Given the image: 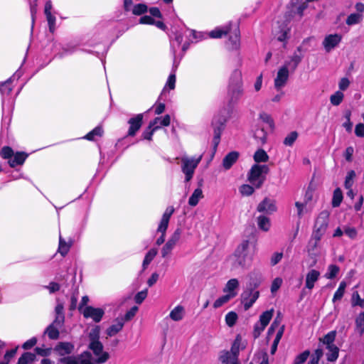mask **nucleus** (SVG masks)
<instances>
[{
	"instance_id": "1",
	"label": "nucleus",
	"mask_w": 364,
	"mask_h": 364,
	"mask_svg": "<svg viewBox=\"0 0 364 364\" xmlns=\"http://www.w3.org/2000/svg\"><path fill=\"white\" fill-rule=\"evenodd\" d=\"M256 252L255 245L249 240H243L237 247L233 255L234 268L247 269L250 267Z\"/></svg>"
},
{
	"instance_id": "2",
	"label": "nucleus",
	"mask_w": 364,
	"mask_h": 364,
	"mask_svg": "<svg viewBox=\"0 0 364 364\" xmlns=\"http://www.w3.org/2000/svg\"><path fill=\"white\" fill-rule=\"evenodd\" d=\"M230 117V110L228 108H223L214 116L212 121V126L213 128V154L215 153L217 147L220 141V136L223 131L225 123Z\"/></svg>"
},
{
	"instance_id": "3",
	"label": "nucleus",
	"mask_w": 364,
	"mask_h": 364,
	"mask_svg": "<svg viewBox=\"0 0 364 364\" xmlns=\"http://www.w3.org/2000/svg\"><path fill=\"white\" fill-rule=\"evenodd\" d=\"M100 328L96 326L91 330L89 333L90 344L89 348L93 352L94 355L97 357L96 362L97 363H104L109 358V353L103 351V345L99 341Z\"/></svg>"
},
{
	"instance_id": "4",
	"label": "nucleus",
	"mask_w": 364,
	"mask_h": 364,
	"mask_svg": "<svg viewBox=\"0 0 364 364\" xmlns=\"http://www.w3.org/2000/svg\"><path fill=\"white\" fill-rule=\"evenodd\" d=\"M269 169L267 165L254 164L248 173V181L257 188L262 186Z\"/></svg>"
},
{
	"instance_id": "5",
	"label": "nucleus",
	"mask_w": 364,
	"mask_h": 364,
	"mask_svg": "<svg viewBox=\"0 0 364 364\" xmlns=\"http://www.w3.org/2000/svg\"><path fill=\"white\" fill-rule=\"evenodd\" d=\"M202 158L203 155H200L197 159L188 157H183L181 159V169L186 176V181H189L193 178L195 169L200 162Z\"/></svg>"
},
{
	"instance_id": "6",
	"label": "nucleus",
	"mask_w": 364,
	"mask_h": 364,
	"mask_svg": "<svg viewBox=\"0 0 364 364\" xmlns=\"http://www.w3.org/2000/svg\"><path fill=\"white\" fill-rule=\"evenodd\" d=\"M174 213L173 206L168 207L162 215V218L157 228V232H161V235L156 240V245H161L165 241L166 232L168 226L169 220Z\"/></svg>"
},
{
	"instance_id": "7",
	"label": "nucleus",
	"mask_w": 364,
	"mask_h": 364,
	"mask_svg": "<svg viewBox=\"0 0 364 364\" xmlns=\"http://www.w3.org/2000/svg\"><path fill=\"white\" fill-rule=\"evenodd\" d=\"M229 92L232 98L237 99L242 95V73L238 70H234L232 73L229 85Z\"/></svg>"
},
{
	"instance_id": "8",
	"label": "nucleus",
	"mask_w": 364,
	"mask_h": 364,
	"mask_svg": "<svg viewBox=\"0 0 364 364\" xmlns=\"http://www.w3.org/2000/svg\"><path fill=\"white\" fill-rule=\"evenodd\" d=\"M61 364H94L92 355L89 351H85L77 355H70L59 359Z\"/></svg>"
},
{
	"instance_id": "9",
	"label": "nucleus",
	"mask_w": 364,
	"mask_h": 364,
	"mask_svg": "<svg viewBox=\"0 0 364 364\" xmlns=\"http://www.w3.org/2000/svg\"><path fill=\"white\" fill-rule=\"evenodd\" d=\"M329 213L323 210L319 213L316 219L313 232L324 235L328 225Z\"/></svg>"
},
{
	"instance_id": "10",
	"label": "nucleus",
	"mask_w": 364,
	"mask_h": 364,
	"mask_svg": "<svg viewBox=\"0 0 364 364\" xmlns=\"http://www.w3.org/2000/svg\"><path fill=\"white\" fill-rule=\"evenodd\" d=\"M259 296V291L252 288H247L241 294V303L245 311L252 306Z\"/></svg>"
},
{
	"instance_id": "11",
	"label": "nucleus",
	"mask_w": 364,
	"mask_h": 364,
	"mask_svg": "<svg viewBox=\"0 0 364 364\" xmlns=\"http://www.w3.org/2000/svg\"><path fill=\"white\" fill-rule=\"evenodd\" d=\"M181 235V230L180 228H177L162 247L161 252L162 257L164 258L171 254V251L180 240Z\"/></svg>"
},
{
	"instance_id": "12",
	"label": "nucleus",
	"mask_w": 364,
	"mask_h": 364,
	"mask_svg": "<svg viewBox=\"0 0 364 364\" xmlns=\"http://www.w3.org/2000/svg\"><path fill=\"white\" fill-rule=\"evenodd\" d=\"M288 70L287 66L284 65L279 69L277 77L274 79V87L277 90H280L286 85L289 78Z\"/></svg>"
},
{
	"instance_id": "13",
	"label": "nucleus",
	"mask_w": 364,
	"mask_h": 364,
	"mask_svg": "<svg viewBox=\"0 0 364 364\" xmlns=\"http://www.w3.org/2000/svg\"><path fill=\"white\" fill-rule=\"evenodd\" d=\"M143 114H139L134 117L129 119L128 124L129 128L128 130L127 136H134L136 132L139 130L142 125Z\"/></svg>"
},
{
	"instance_id": "14",
	"label": "nucleus",
	"mask_w": 364,
	"mask_h": 364,
	"mask_svg": "<svg viewBox=\"0 0 364 364\" xmlns=\"http://www.w3.org/2000/svg\"><path fill=\"white\" fill-rule=\"evenodd\" d=\"M104 311L100 308L86 306L82 310L83 316L85 318H92L95 322H99L104 315Z\"/></svg>"
},
{
	"instance_id": "15",
	"label": "nucleus",
	"mask_w": 364,
	"mask_h": 364,
	"mask_svg": "<svg viewBox=\"0 0 364 364\" xmlns=\"http://www.w3.org/2000/svg\"><path fill=\"white\" fill-rule=\"evenodd\" d=\"M257 211L272 214L277 210L275 200L265 198L260 202L257 208Z\"/></svg>"
},
{
	"instance_id": "16",
	"label": "nucleus",
	"mask_w": 364,
	"mask_h": 364,
	"mask_svg": "<svg viewBox=\"0 0 364 364\" xmlns=\"http://www.w3.org/2000/svg\"><path fill=\"white\" fill-rule=\"evenodd\" d=\"M341 36L339 34H331L325 37L323 46L327 52H330L336 47L341 41Z\"/></svg>"
},
{
	"instance_id": "17",
	"label": "nucleus",
	"mask_w": 364,
	"mask_h": 364,
	"mask_svg": "<svg viewBox=\"0 0 364 364\" xmlns=\"http://www.w3.org/2000/svg\"><path fill=\"white\" fill-rule=\"evenodd\" d=\"M74 345L70 342H59L54 348V351L59 356L71 354L74 350Z\"/></svg>"
},
{
	"instance_id": "18",
	"label": "nucleus",
	"mask_w": 364,
	"mask_h": 364,
	"mask_svg": "<svg viewBox=\"0 0 364 364\" xmlns=\"http://www.w3.org/2000/svg\"><path fill=\"white\" fill-rule=\"evenodd\" d=\"M320 277V272L316 269H311L306 275L305 287L311 290L314 287L315 283Z\"/></svg>"
},
{
	"instance_id": "19",
	"label": "nucleus",
	"mask_w": 364,
	"mask_h": 364,
	"mask_svg": "<svg viewBox=\"0 0 364 364\" xmlns=\"http://www.w3.org/2000/svg\"><path fill=\"white\" fill-rule=\"evenodd\" d=\"M170 115L166 114L163 118L156 117L153 121L150 122L148 128H154V130L160 129L162 126L167 127L170 124Z\"/></svg>"
},
{
	"instance_id": "20",
	"label": "nucleus",
	"mask_w": 364,
	"mask_h": 364,
	"mask_svg": "<svg viewBox=\"0 0 364 364\" xmlns=\"http://www.w3.org/2000/svg\"><path fill=\"white\" fill-rule=\"evenodd\" d=\"M239 288V281L237 279H231L226 283L223 292L232 295V298L235 297L237 294V289Z\"/></svg>"
},
{
	"instance_id": "21",
	"label": "nucleus",
	"mask_w": 364,
	"mask_h": 364,
	"mask_svg": "<svg viewBox=\"0 0 364 364\" xmlns=\"http://www.w3.org/2000/svg\"><path fill=\"white\" fill-rule=\"evenodd\" d=\"M239 153L237 151H231L228 153L223 160V166L225 170L230 169L232 166L237 161Z\"/></svg>"
},
{
	"instance_id": "22",
	"label": "nucleus",
	"mask_w": 364,
	"mask_h": 364,
	"mask_svg": "<svg viewBox=\"0 0 364 364\" xmlns=\"http://www.w3.org/2000/svg\"><path fill=\"white\" fill-rule=\"evenodd\" d=\"M231 23L224 26L218 27L209 33V36L213 38H220L230 32Z\"/></svg>"
},
{
	"instance_id": "23",
	"label": "nucleus",
	"mask_w": 364,
	"mask_h": 364,
	"mask_svg": "<svg viewBox=\"0 0 364 364\" xmlns=\"http://www.w3.org/2000/svg\"><path fill=\"white\" fill-rule=\"evenodd\" d=\"M185 316V309L181 305L176 306L169 314V317L174 321H181Z\"/></svg>"
},
{
	"instance_id": "24",
	"label": "nucleus",
	"mask_w": 364,
	"mask_h": 364,
	"mask_svg": "<svg viewBox=\"0 0 364 364\" xmlns=\"http://www.w3.org/2000/svg\"><path fill=\"white\" fill-rule=\"evenodd\" d=\"M302 59V55L297 53H294L292 56H291L290 60L285 62L284 66H287V69H290L291 71H294L298 65L300 63Z\"/></svg>"
},
{
	"instance_id": "25",
	"label": "nucleus",
	"mask_w": 364,
	"mask_h": 364,
	"mask_svg": "<svg viewBox=\"0 0 364 364\" xmlns=\"http://www.w3.org/2000/svg\"><path fill=\"white\" fill-rule=\"evenodd\" d=\"M115 322V323L112 324L107 329V334L110 337L119 333L124 326V321L122 318H117Z\"/></svg>"
},
{
	"instance_id": "26",
	"label": "nucleus",
	"mask_w": 364,
	"mask_h": 364,
	"mask_svg": "<svg viewBox=\"0 0 364 364\" xmlns=\"http://www.w3.org/2000/svg\"><path fill=\"white\" fill-rule=\"evenodd\" d=\"M254 139L259 145H263L267 141V133L263 128H257L254 131Z\"/></svg>"
},
{
	"instance_id": "27",
	"label": "nucleus",
	"mask_w": 364,
	"mask_h": 364,
	"mask_svg": "<svg viewBox=\"0 0 364 364\" xmlns=\"http://www.w3.org/2000/svg\"><path fill=\"white\" fill-rule=\"evenodd\" d=\"M336 331H330L323 338H320L319 341L322 343V346H325L326 348H329V346H336L333 343L336 338Z\"/></svg>"
},
{
	"instance_id": "28",
	"label": "nucleus",
	"mask_w": 364,
	"mask_h": 364,
	"mask_svg": "<svg viewBox=\"0 0 364 364\" xmlns=\"http://www.w3.org/2000/svg\"><path fill=\"white\" fill-rule=\"evenodd\" d=\"M323 235L312 232L311 238L308 243V251L314 252L318 247L320 240Z\"/></svg>"
},
{
	"instance_id": "29",
	"label": "nucleus",
	"mask_w": 364,
	"mask_h": 364,
	"mask_svg": "<svg viewBox=\"0 0 364 364\" xmlns=\"http://www.w3.org/2000/svg\"><path fill=\"white\" fill-rule=\"evenodd\" d=\"M26 157L27 155L25 153L17 152L15 155H14V158L9 161V166L14 168L16 166L22 165L24 163Z\"/></svg>"
},
{
	"instance_id": "30",
	"label": "nucleus",
	"mask_w": 364,
	"mask_h": 364,
	"mask_svg": "<svg viewBox=\"0 0 364 364\" xmlns=\"http://www.w3.org/2000/svg\"><path fill=\"white\" fill-rule=\"evenodd\" d=\"M64 306L63 304L59 303L57 304L55 309V323H57V326H62L65 321V316L63 313Z\"/></svg>"
},
{
	"instance_id": "31",
	"label": "nucleus",
	"mask_w": 364,
	"mask_h": 364,
	"mask_svg": "<svg viewBox=\"0 0 364 364\" xmlns=\"http://www.w3.org/2000/svg\"><path fill=\"white\" fill-rule=\"evenodd\" d=\"M61 326H57V323H55L54 321L50 326H48V328L46 330V333L48 334V336L50 339H58L59 337L58 328Z\"/></svg>"
},
{
	"instance_id": "32",
	"label": "nucleus",
	"mask_w": 364,
	"mask_h": 364,
	"mask_svg": "<svg viewBox=\"0 0 364 364\" xmlns=\"http://www.w3.org/2000/svg\"><path fill=\"white\" fill-rule=\"evenodd\" d=\"M203 198V191L200 188H196L193 194L191 196L188 200V204L191 206H196L198 203L199 200Z\"/></svg>"
},
{
	"instance_id": "33",
	"label": "nucleus",
	"mask_w": 364,
	"mask_h": 364,
	"mask_svg": "<svg viewBox=\"0 0 364 364\" xmlns=\"http://www.w3.org/2000/svg\"><path fill=\"white\" fill-rule=\"evenodd\" d=\"M240 43V31L237 28H235L232 35L229 37V46L231 49H237L239 47Z\"/></svg>"
},
{
	"instance_id": "34",
	"label": "nucleus",
	"mask_w": 364,
	"mask_h": 364,
	"mask_svg": "<svg viewBox=\"0 0 364 364\" xmlns=\"http://www.w3.org/2000/svg\"><path fill=\"white\" fill-rule=\"evenodd\" d=\"M257 225L260 230L267 232L271 227L269 218L264 215L259 216L257 218Z\"/></svg>"
},
{
	"instance_id": "35",
	"label": "nucleus",
	"mask_w": 364,
	"mask_h": 364,
	"mask_svg": "<svg viewBox=\"0 0 364 364\" xmlns=\"http://www.w3.org/2000/svg\"><path fill=\"white\" fill-rule=\"evenodd\" d=\"M343 193L340 188H337L334 190L333 198H332V206L333 208L338 207L343 200Z\"/></svg>"
},
{
	"instance_id": "36",
	"label": "nucleus",
	"mask_w": 364,
	"mask_h": 364,
	"mask_svg": "<svg viewBox=\"0 0 364 364\" xmlns=\"http://www.w3.org/2000/svg\"><path fill=\"white\" fill-rule=\"evenodd\" d=\"M237 360V358H235L230 351H223L220 355V360L223 363L229 364Z\"/></svg>"
},
{
	"instance_id": "37",
	"label": "nucleus",
	"mask_w": 364,
	"mask_h": 364,
	"mask_svg": "<svg viewBox=\"0 0 364 364\" xmlns=\"http://www.w3.org/2000/svg\"><path fill=\"white\" fill-rule=\"evenodd\" d=\"M242 343V337L240 335H237L231 346L230 352L232 353L235 358L238 357L240 348Z\"/></svg>"
},
{
	"instance_id": "38",
	"label": "nucleus",
	"mask_w": 364,
	"mask_h": 364,
	"mask_svg": "<svg viewBox=\"0 0 364 364\" xmlns=\"http://www.w3.org/2000/svg\"><path fill=\"white\" fill-rule=\"evenodd\" d=\"M328 352L326 353L327 360L331 362L335 361L338 357L339 349L336 346H329L326 348Z\"/></svg>"
},
{
	"instance_id": "39",
	"label": "nucleus",
	"mask_w": 364,
	"mask_h": 364,
	"mask_svg": "<svg viewBox=\"0 0 364 364\" xmlns=\"http://www.w3.org/2000/svg\"><path fill=\"white\" fill-rule=\"evenodd\" d=\"M346 287V283L341 282L336 291L335 292L333 297V302L335 303L337 301H340L344 295L345 289Z\"/></svg>"
},
{
	"instance_id": "40",
	"label": "nucleus",
	"mask_w": 364,
	"mask_h": 364,
	"mask_svg": "<svg viewBox=\"0 0 364 364\" xmlns=\"http://www.w3.org/2000/svg\"><path fill=\"white\" fill-rule=\"evenodd\" d=\"M254 160L257 163L267 162L269 160V156L263 149H258L254 154Z\"/></svg>"
},
{
	"instance_id": "41",
	"label": "nucleus",
	"mask_w": 364,
	"mask_h": 364,
	"mask_svg": "<svg viewBox=\"0 0 364 364\" xmlns=\"http://www.w3.org/2000/svg\"><path fill=\"white\" fill-rule=\"evenodd\" d=\"M363 19V15L360 13L351 14L346 19V24L352 26L360 23Z\"/></svg>"
},
{
	"instance_id": "42",
	"label": "nucleus",
	"mask_w": 364,
	"mask_h": 364,
	"mask_svg": "<svg viewBox=\"0 0 364 364\" xmlns=\"http://www.w3.org/2000/svg\"><path fill=\"white\" fill-rule=\"evenodd\" d=\"M355 327L360 336L364 333V312L360 313L355 319Z\"/></svg>"
},
{
	"instance_id": "43",
	"label": "nucleus",
	"mask_w": 364,
	"mask_h": 364,
	"mask_svg": "<svg viewBox=\"0 0 364 364\" xmlns=\"http://www.w3.org/2000/svg\"><path fill=\"white\" fill-rule=\"evenodd\" d=\"M339 267L336 264H330L328 267L325 277L327 279H332L335 278L339 272Z\"/></svg>"
},
{
	"instance_id": "44",
	"label": "nucleus",
	"mask_w": 364,
	"mask_h": 364,
	"mask_svg": "<svg viewBox=\"0 0 364 364\" xmlns=\"http://www.w3.org/2000/svg\"><path fill=\"white\" fill-rule=\"evenodd\" d=\"M36 355L31 353H24L18 360L17 364H27L28 363L34 361Z\"/></svg>"
},
{
	"instance_id": "45",
	"label": "nucleus",
	"mask_w": 364,
	"mask_h": 364,
	"mask_svg": "<svg viewBox=\"0 0 364 364\" xmlns=\"http://www.w3.org/2000/svg\"><path fill=\"white\" fill-rule=\"evenodd\" d=\"M273 315V310L266 311L263 312L259 316V322L260 324L267 326L269 323Z\"/></svg>"
},
{
	"instance_id": "46",
	"label": "nucleus",
	"mask_w": 364,
	"mask_h": 364,
	"mask_svg": "<svg viewBox=\"0 0 364 364\" xmlns=\"http://www.w3.org/2000/svg\"><path fill=\"white\" fill-rule=\"evenodd\" d=\"M231 299H232V294L228 295L226 294L215 301L213 303V307L215 309H218L222 306L223 304L228 303Z\"/></svg>"
},
{
	"instance_id": "47",
	"label": "nucleus",
	"mask_w": 364,
	"mask_h": 364,
	"mask_svg": "<svg viewBox=\"0 0 364 364\" xmlns=\"http://www.w3.org/2000/svg\"><path fill=\"white\" fill-rule=\"evenodd\" d=\"M343 97L344 95L343 94V92H341V91H337L331 96V103L334 106H338L342 102Z\"/></svg>"
},
{
	"instance_id": "48",
	"label": "nucleus",
	"mask_w": 364,
	"mask_h": 364,
	"mask_svg": "<svg viewBox=\"0 0 364 364\" xmlns=\"http://www.w3.org/2000/svg\"><path fill=\"white\" fill-rule=\"evenodd\" d=\"M355 177V173L354 171H350L349 172H348L344 183V186L346 189H350L352 188L354 183Z\"/></svg>"
},
{
	"instance_id": "49",
	"label": "nucleus",
	"mask_w": 364,
	"mask_h": 364,
	"mask_svg": "<svg viewBox=\"0 0 364 364\" xmlns=\"http://www.w3.org/2000/svg\"><path fill=\"white\" fill-rule=\"evenodd\" d=\"M157 254L156 249H151L146 255L143 261V268L146 269V266L153 260Z\"/></svg>"
},
{
	"instance_id": "50",
	"label": "nucleus",
	"mask_w": 364,
	"mask_h": 364,
	"mask_svg": "<svg viewBox=\"0 0 364 364\" xmlns=\"http://www.w3.org/2000/svg\"><path fill=\"white\" fill-rule=\"evenodd\" d=\"M298 137V133L296 131L290 132L284 139V144L291 146Z\"/></svg>"
},
{
	"instance_id": "51",
	"label": "nucleus",
	"mask_w": 364,
	"mask_h": 364,
	"mask_svg": "<svg viewBox=\"0 0 364 364\" xmlns=\"http://www.w3.org/2000/svg\"><path fill=\"white\" fill-rule=\"evenodd\" d=\"M70 245L67 243L60 235L59 238V247H58V252L63 255H65L69 250H70Z\"/></svg>"
},
{
	"instance_id": "52",
	"label": "nucleus",
	"mask_w": 364,
	"mask_h": 364,
	"mask_svg": "<svg viewBox=\"0 0 364 364\" xmlns=\"http://www.w3.org/2000/svg\"><path fill=\"white\" fill-rule=\"evenodd\" d=\"M237 320V315L234 311H230V312L228 313L225 316L226 324L230 327L233 326L235 324Z\"/></svg>"
},
{
	"instance_id": "53",
	"label": "nucleus",
	"mask_w": 364,
	"mask_h": 364,
	"mask_svg": "<svg viewBox=\"0 0 364 364\" xmlns=\"http://www.w3.org/2000/svg\"><path fill=\"white\" fill-rule=\"evenodd\" d=\"M102 133H103V130H102V127H97L92 131L89 132L86 135L85 138L88 140H95V136H101L102 135Z\"/></svg>"
},
{
	"instance_id": "54",
	"label": "nucleus",
	"mask_w": 364,
	"mask_h": 364,
	"mask_svg": "<svg viewBox=\"0 0 364 364\" xmlns=\"http://www.w3.org/2000/svg\"><path fill=\"white\" fill-rule=\"evenodd\" d=\"M240 192L242 196H249L254 193V188L248 184L242 185L240 187Z\"/></svg>"
},
{
	"instance_id": "55",
	"label": "nucleus",
	"mask_w": 364,
	"mask_h": 364,
	"mask_svg": "<svg viewBox=\"0 0 364 364\" xmlns=\"http://www.w3.org/2000/svg\"><path fill=\"white\" fill-rule=\"evenodd\" d=\"M309 355V350H304L303 353H300L295 358L294 364H303L307 360Z\"/></svg>"
},
{
	"instance_id": "56",
	"label": "nucleus",
	"mask_w": 364,
	"mask_h": 364,
	"mask_svg": "<svg viewBox=\"0 0 364 364\" xmlns=\"http://www.w3.org/2000/svg\"><path fill=\"white\" fill-rule=\"evenodd\" d=\"M1 156L4 159H12V156H14V151L13 149L9 146H4L0 153Z\"/></svg>"
},
{
	"instance_id": "57",
	"label": "nucleus",
	"mask_w": 364,
	"mask_h": 364,
	"mask_svg": "<svg viewBox=\"0 0 364 364\" xmlns=\"http://www.w3.org/2000/svg\"><path fill=\"white\" fill-rule=\"evenodd\" d=\"M147 10V6L143 4H138L133 8V14L135 15H141L145 13Z\"/></svg>"
},
{
	"instance_id": "58",
	"label": "nucleus",
	"mask_w": 364,
	"mask_h": 364,
	"mask_svg": "<svg viewBox=\"0 0 364 364\" xmlns=\"http://www.w3.org/2000/svg\"><path fill=\"white\" fill-rule=\"evenodd\" d=\"M282 284V279L279 277L275 278L271 286V291L272 294H274L277 291V290L281 287Z\"/></svg>"
},
{
	"instance_id": "59",
	"label": "nucleus",
	"mask_w": 364,
	"mask_h": 364,
	"mask_svg": "<svg viewBox=\"0 0 364 364\" xmlns=\"http://www.w3.org/2000/svg\"><path fill=\"white\" fill-rule=\"evenodd\" d=\"M265 328H266V326L260 324L259 322H257V323H255V325L254 326V331H253L254 338H257L260 336L262 332L264 330Z\"/></svg>"
},
{
	"instance_id": "60",
	"label": "nucleus",
	"mask_w": 364,
	"mask_h": 364,
	"mask_svg": "<svg viewBox=\"0 0 364 364\" xmlns=\"http://www.w3.org/2000/svg\"><path fill=\"white\" fill-rule=\"evenodd\" d=\"M137 311H138V307L136 306H133L129 311H128L125 314L124 318L123 319L124 322L128 321H130L131 319H132L133 317L136 315Z\"/></svg>"
},
{
	"instance_id": "61",
	"label": "nucleus",
	"mask_w": 364,
	"mask_h": 364,
	"mask_svg": "<svg viewBox=\"0 0 364 364\" xmlns=\"http://www.w3.org/2000/svg\"><path fill=\"white\" fill-rule=\"evenodd\" d=\"M146 296H147V290L146 289V290L141 291L136 294V296L134 297L135 302L138 304H140L144 301V300L146 298Z\"/></svg>"
},
{
	"instance_id": "62",
	"label": "nucleus",
	"mask_w": 364,
	"mask_h": 364,
	"mask_svg": "<svg viewBox=\"0 0 364 364\" xmlns=\"http://www.w3.org/2000/svg\"><path fill=\"white\" fill-rule=\"evenodd\" d=\"M46 18L48 23L49 29L51 32H53L55 25V17L52 14H46Z\"/></svg>"
},
{
	"instance_id": "63",
	"label": "nucleus",
	"mask_w": 364,
	"mask_h": 364,
	"mask_svg": "<svg viewBox=\"0 0 364 364\" xmlns=\"http://www.w3.org/2000/svg\"><path fill=\"white\" fill-rule=\"evenodd\" d=\"M344 232L351 239H355L357 236V230L355 228L347 227L344 230Z\"/></svg>"
},
{
	"instance_id": "64",
	"label": "nucleus",
	"mask_w": 364,
	"mask_h": 364,
	"mask_svg": "<svg viewBox=\"0 0 364 364\" xmlns=\"http://www.w3.org/2000/svg\"><path fill=\"white\" fill-rule=\"evenodd\" d=\"M355 134L358 137H364V124L359 123L355 126Z\"/></svg>"
}]
</instances>
